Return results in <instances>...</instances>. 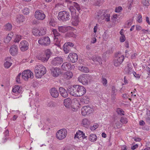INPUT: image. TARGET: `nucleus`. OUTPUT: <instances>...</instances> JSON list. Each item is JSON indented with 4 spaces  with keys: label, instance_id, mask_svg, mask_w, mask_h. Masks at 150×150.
I'll return each mask as SVG.
<instances>
[{
    "label": "nucleus",
    "instance_id": "obj_63",
    "mask_svg": "<svg viewBox=\"0 0 150 150\" xmlns=\"http://www.w3.org/2000/svg\"><path fill=\"white\" fill-rule=\"evenodd\" d=\"M117 90L115 89L114 86H112V87L111 93H117Z\"/></svg>",
    "mask_w": 150,
    "mask_h": 150
},
{
    "label": "nucleus",
    "instance_id": "obj_5",
    "mask_svg": "<svg viewBox=\"0 0 150 150\" xmlns=\"http://www.w3.org/2000/svg\"><path fill=\"white\" fill-rule=\"evenodd\" d=\"M67 92L71 95L77 97V85H74L69 87L67 89Z\"/></svg>",
    "mask_w": 150,
    "mask_h": 150
},
{
    "label": "nucleus",
    "instance_id": "obj_53",
    "mask_svg": "<svg viewBox=\"0 0 150 150\" xmlns=\"http://www.w3.org/2000/svg\"><path fill=\"white\" fill-rule=\"evenodd\" d=\"M23 13L25 15H28L29 13L28 8H25L23 10Z\"/></svg>",
    "mask_w": 150,
    "mask_h": 150
},
{
    "label": "nucleus",
    "instance_id": "obj_3",
    "mask_svg": "<svg viewBox=\"0 0 150 150\" xmlns=\"http://www.w3.org/2000/svg\"><path fill=\"white\" fill-rule=\"evenodd\" d=\"M70 14L69 12L65 11L60 12L57 17L59 20L63 22L66 21L70 19Z\"/></svg>",
    "mask_w": 150,
    "mask_h": 150
},
{
    "label": "nucleus",
    "instance_id": "obj_26",
    "mask_svg": "<svg viewBox=\"0 0 150 150\" xmlns=\"http://www.w3.org/2000/svg\"><path fill=\"white\" fill-rule=\"evenodd\" d=\"M79 21V18L77 15L74 16L72 19V24L74 26H77L78 25Z\"/></svg>",
    "mask_w": 150,
    "mask_h": 150
},
{
    "label": "nucleus",
    "instance_id": "obj_43",
    "mask_svg": "<svg viewBox=\"0 0 150 150\" xmlns=\"http://www.w3.org/2000/svg\"><path fill=\"white\" fill-rule=\"evenodd\" d=\"M63 150H76L75 148L71 145L66 146Z\"/></svg>",
    "mask_w": 150,
    "mask_h": 150
},
{
    "label": "nucleus",
    "instance_id": "obj_20",
    "mask_svg": "<svg viewBox=\"0 0 150 150\" xmlns=\"http://www.w3.org/2000/svg\"><path fill=\"white\" fill-rule=\"evenodd\" d=\"M71 99L69 98L65 99L64 100V105L67 108H69L71 107Z\"/></svg>",
    "mask_w": 150,
    "mask_h": 150
},
{
    "label": "nucleus",
    "instance_id": "obj_29",
    "mask_svg": "<svg viewBox=\"0 0 150 150\" xmlns=\"http://www.w3.org/2000/svg\"><path fill=\"white\" fill-rule=\"evenodd\" d=\"M72 76V73L71 71L67 72L64 73V78L67 79H69L71 78Z\"/></svg>",
    "mask_w": 150,
    "mask_h": 150
},
{
    "label": "nucleus",
    "instance_id": "obj_58",
    "mask_svg": "<svg viewBox=\"0 0 150 150\" xmlns=\"http://www.w3.org/2000/svg\"><path fill=\"white\" fill-rule=\"evenodd\" d=\"M120 40L121 42H123L125 41V38L124 35H122L120 38Z\"/></svg>",
    "mask_w": 150,
    "mask_h": 150
},
{
    "label": "nucleus",
    "instance_id": "obj_11",
    "mask_svg": "<svg viewBox=\"0 0 150 150\" xmlns=\"http://www.w3.org/2000/svg\"><path fill=\"white\" fill-rule=\"evenodd\" d=\"M29 43L25 40L22 41L19 45V47L22 51H25L28 49Z\"/></svg>",
    "mask_w": 150,
    "mask_h": 150
},
{
    "label": "nucleus",
    "instance_id": "obj_54",
    "mask_svg": "<svg viewBox=\"0 0 150 150\" xmlns=\"http://www.w3.org/2000/svg\"><path fill=\"white\" fill-rule=\"evenodd\" d=\"M116 93H111V99L112 101H114L116 99Z\"/></svg>",
    "mask_w": 150,
    "mask_h": 150
},
{
    "label": "nucleus",
    "instance_id": "obj_56",
    "mask_svg": "<svg viewBox=\"0 0 150 150\" xmlns=\"http://www.w3.org/2000/svg\"><path fill=\"white\" fill-rule=\"evenodd\" d=\"M64 44L65 46H69V47H72L74 45L73 43L70 42H68Z\"/></svg>",
    "mask_w": 150,
    "mask_h": 150
},
{
    "label": "nucleus",
    "instance_id": "obj_38",
    "mask_svg": "<svg viewBox=\"0 0 150 150\" xmlns=\"http://www.w3.org/2000/svg\"><path fill=\"white\" fill-rule=\"evenodd\" d=\"M81 101L85 104H87L88 103L89 99L87 97H83L81 100Z\"/></svg>",
    "mask_w": 150,
    "mask_h": 150
},
{
    "label": "nucleus",
    "instance_id": "obj_62",
    "mask_svg": "<svg viewBox=\"0 0 150 150\" xmlns=\"http://www.w3.org/2000/svg\"><path fill=\"white\" fill-rule=\"evenodd\" d=\"M21 74L20 73L19 74H18V76H17V77L16 78V81L18 83H20V78L21 76Z\"/></svg>",
    "mask_w": 150,
    "mask_h": 150
},
{
    "label": "nucleus",
    "instance_id": "obj_59",
    "mask_svg": "<svg viewBox=\"0 0 150 150\" xmlns=\"http://www.w3.org/2000/svg\"><path fill=\"white\" fill-rule=\"evenodd\" d=\"M142 18L141 15L139 14L138 17L137 21L139 23L142 22Z\"/></svg>",
    "mask_w": 150,
    "mask_h": 150
},
{
    "label": "nucleus",
    "instance_id": "obj_7",
    "mask_svg": "<svg viewBox=\"0 0 150 150\" xmlns=\"http://www.w3.org/2000/svg\"><path fill=\"white\" fill-rule=\"evenodd\" d=\"M22 77L25 80L27 81L28 78L32 79L33 77V73L30 70H26L22 73Z\"/></svg>",
    "mask_w": 150,
    "mask_h": 150
},
{
    "label": "nucleus",
    "instance_id": "obj_37",
    "mask_svg": "<svg viewBox=\"0 0 150 150\" xmlns=\"http://www.w3.org/2000/svg\"><path fill=\"white\" fill-rule=\"evenodd\" d=\"M146 114L147 117H146V122L147 123L150 124V111L147 110Z\"/></svg>",
    "mask_w": 150,
    "mask_h": 150
},
{
    "label": "nucleus",
    "instance_id": "obj_17",
    "mask_svg": "<svg viewBox=\"0 0 150 150\" xmlns=\"http://www.w3.org/2000/svg\"><path fill=\"white\" fill-rule=\"evenodd\" d=\"M82 137V139L86 138L87 136H85V134L82 131L79 130L75 134L74 138H78V139H80V138Z\"/></svg>",
    "mask_w": 150,
    "mask_h": 150
},
{
    "label": "nucleus",
    "instance_id": "obj_64",
    "mask_svg": "<svg viewBox=\"0 0 150 150\" xmlns=\"http://www.w3.org/2000/svg\"><path fill=\"white\" fill-rule=\"evenodd\" d=\"M70 10L71 12V13H72L73 12H75V8H74V6H71L70 7Z\"/></svg>",
    "mask_w": 150,
    "mask_h": 150
},
{
    "label": "nucleus",
    "instance_id": "obj_44",
    "mask_svg": "<svg viewBox=\"0 0 150 150\" xmlns=\"http://www.w3.org/2000/svg\"><path fill=\"white\" fill-rule=\"evenodd\" d=\"M99 126V125L97 123L94 124L92 126L90 127V129L92 131L95 130L96 129L98 128Z\"/></svg>",
    "mask_w": 150,
    "mask_h": 150
},
{
    "label": "nucleus",
    "instance_id": "obj_47",
    "mask_svg": "<svg viewBox=\"0 0 150 150\" xmlns=\"http://www.w3.org/2000/svg\"><path fill=\"white\" fill-rule=\"evenodd\" d=\"M142 3L144 5L148 6L150 4V0H143Z\"/></svg>",
    "mask_w": 150,
    "mask_h": 150
},
{
    "label": "nucleus",
    "instance_id": "obj_36",
    "mask_svg": "<svg viewBox=\"0 0 150 150\" xmlns=\"http://www.w3.org/2000/svg\"><path fill=\"white\" fill-rule=\"evenodd\" d=\"M4 29L10 31L12 29V25L9 23L6 24L4 27Z\"/></svg>",
    "mask_w": 150,
    "mask_h": 150
},
{
    "label": "nucleus",
    "instance_id": "obj_31",
    "mask_svg": "<svg viewBox=\"0 0 150 150\" xmlns=\"http://www.w3.org/2000/svg\"><path fill=\"white\" fill-rule=\"evenodd\" d=\"M79 69L81 71L85 73H87L89 71L88 69L86 67L80 66L79 67Z\"/></svg>",
    "mask_w": 150,
    "mask_h": 150
},
{
    "label": "nucleus",
    "instance_id": "obj_27",
    "mask_svg": "<svg viewBox=\"0 0 150 150\" xmlns=\"http://www.w3.org/2000/svg\"><path fill=\"white\" fill-rule=\"evenodd\" d=\"M26 18L22 15H19L17 18V21L19 23L23 22L25 21Z\"/></svg>",
    "mask_w": 150,
    "mask_h": 150
},
{
    "label": "nucleus",
    "instance_id": "obj_48",
    "mask_svg": "<svg viewBox=\"0 0 150 150\" xmlns=\"http://www.w3.org/2000/svg\"><path fill=\"white\" fill-rule=\"evenodd\" d=\"M127 70H126V73L128 74H132V68L129 67L128 66L127 68L126 69Z\"/></svg>",
    "mask_w": 150,
    "mask_h": 150
},
{
    "label": "nucleus",
    "instance_id": "obj_13",
    "mask_svg": "<svg viewBox=\"0 0 150 150\" xmlns=\"http://www.w3.org/2000/svg\"><path fill=\"white\" fill-rule=\"evenodd\" d=\"M63 62V59L61 57H57L52 59L51 64L53 66H58L62 64Z\"/></svg>",
    "mask_w": 150,
    "mask_h": 150
},
{
    "label": "nucleus",
    "instance_id": "obj_6",
    "mask_svg": "<svg viewBox=\"0 0 150 150\" xmlns=\"http://www.w3.org/2000/svg\"><path fill=\"white\" fill-rule=\"evenodd\" d=\"M90 76L87 75L80 76L78 78L79 81L83 85H86L88 84L90 81Z\"/></svg>",
    "mask_w": 150,
    "mask_h": 150
},
{
    "label": "nucleus",
    "instance_id": "obj_39",
    "mask_svg": "<svg viewBox=\"0 0 150 150\" xmlns=\"http://www.w3.org/2000/svg\"><path fill=\"white\" fill-rule=\"evenodd\" d=\"M33 34L36 36H40L39 30L37 28H34L32 30Z\"/></svg>",
    "mask_w": 150,
    "mask_h": 150
},
{
    "label": "nucleus",
    "instance_id": "obj_2",
    "mask_svg": "<svg viewBox=\"0 0 150 150\" xmlns=\"http://www.w3.org/2000/svg\"><path fill=\"white\" fill-rule=\"evenodd\" d=\"M51 55L50 50L49 49H47L44 54H39L37 56L36 58L38 59L41 60L43 62H47Z\"/></svg>",
    "mask_w": 150,
    "mask_h": 150
},
{
    "label": "nucleus",
    "instance_id": "obj_34",
    "mask_svg": "<svg viewBox=\"0 0 150 150\" xmlns=\"http://www.w3.org/2000/svg\"><path fill=\"white\" fill-rule=\"evenodd\" d=\"M52 32L54 34V37H55V39H58V37L60 35V33L55 29H53Z\"/></svg>",
    "mask_w": 150,
    "mask_h": 150
},
{
    "label": "nucleus",
    "instance_id": "obj_22",
    "mask_svg": "<svg viewBox=\"0 0 150 150\" xmlns=\"http://www.w3.org/2000/svg\"><path fill=\"white\" fill-rule=\"evenodd\" d=\"M71 65L69 63L65 62L63 63L62 65L61 68L64 70H69L71 68Z\"/></svg>",
    "mask_w": 150,
    "mask_h": 150
},
{
    "label": "nucleus",
    "instance_id": "obj_25",
    "mask_svg": "<svg viewBox=\"0 0 150 150\" xmlns=\"http://www.w3.org/2000/svg\"><path fill=\"white\" fill-rule=\"evenodd\" d=\"M92 59L94 62L96 61L98 62L100 64H102L101 58L99 56L94 55L90 59Z\"/></svg>",
    "mask_w": 150,
    "mask_h": 150
},
{
    "label": "nucleus",
    "instance_id": "obj_12",
    "mask_svg": "<svg viewBox=\"0 0 150 150\" xmlns=\"http://www.w3.org/2000/svg\"><path fill=\"white\" fill-rule=\"evenodd\" d=\"M67 59L69 61H70L72 62L75 63L77 61L78 56L76 53H70L67 57Z\"/></svg>",
    "mask_w": 150,
    "mask_h": 150
},
{
    "label": "nucleus",
    "instance_id": "obj_23",
    "mask_svg": "<svg viewBox=\"0 0 150 150\" xmlns=\"http://www.w3.org/2000/svg\"><path fill=\"white\" fill-rule=\"evenodd\" d=\"M22 91V88L19 86L16 85L13 88L12 91L15 94H17L21 93Z\"/></svg>",
    "mask_w": 150,
    "mask_h": 150
},
{
    "label": "nucleus",
    "instance_id": "obj_1",
    "mask_svg": "<svg viewBox=\"0 0 150 150\" xmlns=\"http://www.w3.org/2000/svg\"><path fill=\"white\" fill-rule=\"evenodd\" d=\"M34 71L36 77L39 78L46 73V69L43 65H37L35 67Z\"/></svg>",
    "mask_w": 150,
    "mask_h": 150
},
{
    "label": "nucleus",
    "instance_id": "obj_28",
    "mask_svg": "<svg viewBox=\"0 0 150 150\" xmlns=\"http://www.w3.org/2000/svg\"><path fill=\"white\" fill-rule=\"evenodd\" d=\"M56 23L52 16H50L49 19L48 25L50 26L54 27L55 26Z\"/></svg>",
    "mask_w": 150,
    "mask_h": 150
},
{
    "label": "nucleus",
    "instance_id": "obj_35",
    "mask_svg": "<svg viewBox=\"0 0 150 150\" xmlns=\"http://www.w3.org/2000/svg\"><path fill=\"white\" fill-rule=\"evenodd\" d=\"M82 124L84 127H86L90 124V122L87 119H84L83 120Z\"/></svg>",
    "mask_w": 150,
    "mask_h": 150
},
{
    "label": "nucleus",
    "instance_id": "obj_21",
    "mask_svg": "<svg viewBox=\"0 0 150 150\" xmlns=\"http://www.w3.org/2000/svg\"><path fill=\"white\" fill-rule=\"evenodd\" d=\"M105 10H99L97 13V16H96V18L98 20L102 19L103 16L105 13Z\"/></svg>",
    "mask_w": 150,
    "mask_h": 150
},
{
    "label": "nucleus",
    "instance_id": "obj_30",
    "mask_svg": "<svg viewBox=\"0 0 150 150\" xmlns=\"http://www.w3.org/2000/svg\"><path fill=\"white\" fill-rule=\"evenodd\" d=\"M97 139V137L95 134H91L89 137V140L92 142H95Z\"/></svg>",
    "mask_w": 150,
    "mask_h": 150
},
{
    "label": "nucleus",
    "instance_id": "obj_49",
    "mask_svg": "<svg viewBox=\"0 0 150 150\" xmlns=\"http://www.w3.org/2000/svg\"><path fill=\"white\" fill-rule=\"evenodd\" d=\"M102 79V82L103 84V85L105 86L107 83V81L106 79H105L104 77L103 76H102L101 78Z\"/></svg>",
    "mask_w": 150,
    "mask_h": 150
},
{
    "label": "nucleus",
    "instance_id": "obj_15",
    "mask_svg": "<svg viewBox=\"0 0 150 150\" xmlns=\"http://www.w3.org/2000/svg\"><path fill=\"white\" fill-rule=\"evenodd\" d=\"M77 97H80L85 94L86 92V89L83 86L77 85Z\"/></svg>",
    "mask_w": 150,
    "mask_h": 150
},
{
    "label": "nucleus",
    "instance_id": "obj_55",
    "mask_svg": "<svg viewBox=\"0 0 150 150\" xmlns=\"http://www.w3.org/2000/svg\"><path fill=\"white\" fill-rule=\"evenodd\" d=\"M122 7L120 6L115 8V11L116 12H119L122 11Z\"/></svg>",
    "mask_w": 150,
    "mask_h": 150
},
{
    "label": "nucleus",
    "instance_id": "obj_42",
    "mask_svg": "<svg viewBox=\"0 0 150 150\" xmlns=\"http://www.w3.org/2000/svg\"><path fill=\"white\" fill-rule=\"evenodd\" d=\"M116 112L117 113L121 115H124V112L120 108H118L116 110Z\"/></svg>",
    "mask_w": 150,
    "mask_h": 150
},
{
    "label": "nucleus",
    "instance_id": "obj_18",
    "mask_svg": "<svg viewBox=\"0 0 150 150\" xmlns=\"http://www.w3.org/2000/svg\"><path fill=\"white\" fill-rule=\"evenodd\" d=\"M51 96L54 98H57L59 95L58 90L55 88H52L50 90Z\"/></svg>",
    "mask_w": 150,
    "mask_h": 150
},
{
    "label": "nucleus",
    "instance_id": "obj_14",
    "mask_svg": "<svg viewBox=\"0 0 150 150\" xmlns=\"http://www.w3.org/2000/svg\"><path fill=\"white\" fill-rule=\"evenodd\" d=\"M50 70L51 74L54 77H57L61 74L60 69L57 67H53Z\"/></svg>",
    "mask_w": 150,
    "mask_h": 150
},
{
    "label": "nucleus",
    "instance_id": "obj_9",
    "mask_svg": "<svg viewBox=\"0 0 150 150\" xmlns=\"http://www.w3.org/2000/svg\"><path fill=\"white\" fill-rule=\"evenodd\" d=\"M81 110L82 115L85 116L92 112L93 109L89 106H85L82 108Z\"/></svg>",
    "mask_w": 150,
    "mask_h": 150
},
{
    "label": "nucleus",
    "instance_id": "obj_24",
    "mask_svg": "<svg viewBox=\"0 0 150 150\" xmlns=\"http://www.w3.org/2000/svg\"><path fill=\"white\" fill-rule=\"evenodd\" d=\"M11 57H8L6 59V62L4 63V65L6 68H8L11 65L12 63L11 62Z\"/></svg>",
    "mask_w": 150,
    "mask_h": 150
},
{
    "label": "nucleus",
    "instance_id": "obj_46",
    "mask_svg": "<svg viewBox=\"0 0 150 150\" xmlns=\"http://www.w3.org/2000/svg\"><path fill=\"white\" fill-rule=\"evenodd\" d=\"M58 30L59 32L62 33H64L67 31L66 28L65 27L62 26L59 27H58Z\"/></svg>",
    "mask_w": 150,
    "mask_h": 150
},
{
    "label": "nucleus",
    "instance_id": "obj_4",
    "mask_svg": "<svg viewBox=\"0 0 150 150\" xmlns=\"http://www.w3.org/2000/svg\"><path fill=\"white\" fill-rule=\"evenodd\" d=\"M67 132L65 129H62L59 130L56 133L57 139L62 140L64 139L67 135Z\"/></svg>",
    "mask_w": 150,
    "mask_h": 150
},
{
    "label": "nucleus",
    "instance_id": "obj_52",
    "mask_svg": "<svg viewBox=\"0 0 150 150\" xmlns=\"http://www.w3.org/2000/svg\"><path fill=\"white\" fill-rule=\"evenodd\" d=\"M74 8H75L78 11H79L81 9L79 5L76 3L74 2Z\"/></svg>",
    "mask_w": 150,
    "mask_h": 150
},
{
    "label": "nucleus",
    "instance_id": "obj_19",
    "mask_svg": "<svg viewBox=\"0 0 150 150\" xmlns=\"http://www.w3.org/2000/svg\"><path fill=\"white\" fill-rule=\"evenodd\" d=\"M59 91L61 95L64 98H66L68 96V92L67 90L62 87L59 88Z\"/></svg>",
    "mask_w": 150,
    "mask_h": 150
},
{
    "label": "nucleus",
    "instance_id": "obj_16",
    "mask_svg": "<svg viewBox=\"0 0 150 150\" xmlns=\"http://www.w3.org/2000/svg\"><path fill=\"white\" fill-rule=\"evenodd\" d=\"M18 48L17 45L14 44L10 47L9 50L10 54L12 56L16 55L18 54Z\"/></svg>",
    "mask_w": 150,
    "mask_h": 150
},
{
    "label": "nucleus",
    "instance_id": "obj_50",
    "mask_svg": "<svg viewBox=\"0 0 150 150\" xmlns=\"http://www.w3.org/2000/svg\"><path fill=\"white\" fill-rule=\"evenodd\" d=\"M120 121L123 124H126L127 122V119L126 117H121Z\"/></svg>",
    "mask_w": 150,
    "mask_h": 150
},
{
    "label": "nucleus",
    "instance_id": "obj_51",
    "mask_svg": "<svg viewBox=\"0 0 150 150\" xmlns=\"http://www.w3.org/2000/svg\"><path fill=\"white\" fill-rule=\"evenodd\" d=\"M113 64L115 66L117 67L119 66L121 64L115 59L113 61Z\"/></svg>",
    "mask_w": 150,
    "mask_h": 150
},
{
    "label": "nucleus",
    "instance_id": "obj_45",
    "mask_svg": "<svg viewBox=\"0 0 150 150\" xmlns=\"http://www.w3.org/2000/svg\"><path fill=\"white\" fill-rule=\"evenodd\" d=\"M63 49L64 52L66 54L69 52L70 51V47H69V46H65V44L64 46Z\"/></svg>",
    "mask_w": 150,
    "mask_h": 150
},
{
    "label": "nucleus",
    "instance_id": "obj_10",
    "mask_svg": "<svg viewBox=\"0 0 150 150\" xmlns=\"http://www.w3.org/2000/svg\"><path fill=\"white\" fill-rule=\"evenodd\" d=\"M35 16L37 19L41 20H44L46 17L43 12L41 10L36 11L35 13Z\"/></svg>",
    "mask_w": 150,
    "mask_h": 150
},
{
    "label": "nucleus",
    "instance_id": "obj_61",
    "mask_svg": "<svg viewBox=\"0 0 150 150\" xmlns=\"http://www.w3.org/2000/svg\"><path fill=\"white\" fill-rule=\"evenodd\" d=\"M48 105L50 107H54L55 106V104L52 101L48 103Z\"/></svg>",
    "mask_w": 150,
    "mask_h": 150
},
{
    "label": "nucleus",
    "instance_id": "obj_57",
    "mask_svg": "<svg viewBox=\"0 0 150 150\" xmlns=\"http://www.w3.org/2000/svg\"><path fill=\"white\" fill-rule=\"evenodd\" d=\"M94 5L96 6H100L101 5L100 0H97L94 3Z\"/></svg>",
    "mask_w": 150,
    "mask_h": 150
},
{
    "label": "nucleus",
    "instance_id": "obj_60",
    "mask_svg": "<svg viewBox=\"0 0 150 150\" xmlns=\"http://www.w3.org/2000/svg\"><path fill=\"white\" fill-rule=\"evenodd\" d=\"M133 74L134 76L138 79H139L140 77V75L139 74H137L135 72H133Z\"/></svg>",
    "mask_w": 150,
    "mask_h": 150
},
{
    "label": "nucleus",
    "instance_id": "obj_8",
    "mask_svg": "<svg viewBox=\"0 0 150 150\" xmlns=\"http://www.w3.org/2000/svg\"><path fill=\"white\" fill-rule=\"evenodd\" d=\"M38 43L42 46H47L50 43V40L48 37H44L42 38L38 41Z\"/></svg>",
    "mask_w": 150,
    "mask_h": 150
},
{
    "label": "nucleus",
    "instance_id": "obj_32",
    "mask_svg": "<svg viewBox=\"0 0 150 150\" xmlns=\"http://www.w3.org/2000/svg\"><path fill=\"white\" fill-rule=\"evenodd\" d=\"M110 14L105 12L102 19L105 20V21L107 22H108L110 21Z\"/></svg>",
    "mask_w": 150,
    "mask_h": 150
},
{
    "label": "nucleus",
    "instance_id": "obj_41",
    "mask_svg": "<svg viewBox=\"0 0 150 150\" xmlns=\"http://www.w3.org/2000/svg\"><path fill=\"white\" fill-rule=\"evenodd\" d=\"M40 36L46 34V29L45 28H42L39 30Z\"/></svg>",
    "mask_w": 150,
    "mask_h": 150
},
{
    "label": "nucleus",
    "instance_id": "obj_33",
    "mask_svg": "<svg viewBox=\"0 0 150 150\" xmlns=\"http://www.w3.org/2000/svg\"><path fill=\"white\" fill-rule=\"evenodd\" d=\"M121 64L123 62L124 59L123 55H118L115 58Z\"/></svg>",
    "mask_w": 150,
    "mask_h": 150
},
{
    "label": "nucleus",
    "instance_id": "obj_40",
    "mask_svg": "<svg viewBox=\"0 0 150 150\" xmlns=\"http://www.w3.org/2000/svg\"><path fill=\"white\" fill-rule=\"evenodd\" d=\"M21 37L22 36L21 35H16L14 42L15 43H18L19 41L21 39Z\"/></svg>",
    "mask_w": 150,
    "mask_h": 150
}]
</instances>
